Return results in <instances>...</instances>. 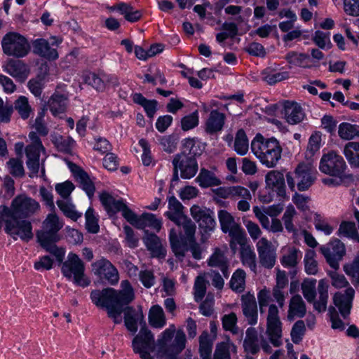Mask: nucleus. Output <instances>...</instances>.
<instances>
[{
    "label": "nucleus",
    "mask_w": 359,
    "mask_h": 359,
    "mask_svg": "<svg viewBox=\"0 0 359 359\" xmlns=\"http://www.w3.org/2000/svg\"><path fill=\"white\" fill-rule=\"evenodd\" d=\"M40 208L39 203L25 194L16 196L11 207L0 206V232H5L14 240L20 238L28 241L33 237L32 226L29 221L22 217L34 214Z\"/></svg>",
    "instance_id": "nucleus-1"
},
{
    "label": "nucleus",
    "mask_w": 359,
    "mask_h": 359,
    "mask_svg": "<svg viewBox=\"0 0 359 359\" xmlns=\"http://www.w3.org/2000/svg\"><path fill=\"white\" fill-rule=\"evenodd\" d=\"M134 297L133 288L127 280L121 282L120 290L107 287L102 290H93L90 293L92 302L97 307L106 310L108 317L115 324L122 322L123 306L130 303Z\"/></svg>",
    "instance_id": "nucleus-2"
},
{
    "label": "nucleus",
    "mask_w": 359,
    "mask_h": 359,
    "mask_svg": "<svg viewBox=\"0 0 359 359\" xmlns=\"http://www.w3.org/2000/svg\"><path fill=\"white\" fill-rule=\"evenodd\" d=\"M251 149L260 162L267 168L276 166L281 157L282 149L274 137L265 138L264 136H255L251 142Z\"/></svg>",
    "instance_id": "nucleus-3"
},
{
    "label": "nucleus",
    "mask_w": 359,
    "mask_h": 359,
    "mask_svg": "<svg viewBox=\"0 0 359 359\" xmlns=\"http://www.w3.org/2000/svg\"><path fill=\"white\" fill-rule=\"evenodd\" d=\"M316 283L315 278H304L301 284L302 292L305 299L309 303H312L316 311L323 312L327 309L329 281L320 279L317 287Z\"/></svg>",
    "instance_id": "nucleus-4"
},
{
    "label": "nucleus",
    "mask_w": 359,
    "mask_h": 359,
    "mask_svg": "<svg viewBox=\"0 0 359 359\" xmlns=\"http://www.w3.org/2000/svg\"><path fill=\"white\" fill-rule=\"evenodd\" d=\"M179 227L182 228L184 234H178L175 229H172L169 233V241L172 250L176 257L181 259L187 250L188 241H194L196 226L187 215L174 222Z\"/></svg>",
    "instance_id": "nucleus-5"
},
{
    "label": "nucleus",
    "mask_w": 359,
    "mask_h": 359,
    "mask_svg": "<svg viewBox=\"0 0 359 359\" xmlns=\"http://www.w3.org/2000/svg\"><path fill=\"white\" fill-rule=\"evenodd\" d=\"M186 336L182 330H176L170 325L158 336L156 346L158 353L165 355H176L185 348Z\"/></svg>",
    "instance_id": "nucleus-6"
},
{
    "label": "nucleus",
    "mask_w": 359,
    "mask_h": 359,
    "mask_svg": "<svg viewBox=\"0 0 359 359\" xmlns=\"http://www.w3.org/2000/svg\"><path fill=\"white\" fill-rule=\"evenodd\" d=\"M332 279V285L336 288L346 287L344 292H337L333 297V302L339 309L341 315L346 318L351 312L352 302L355 295V290L348 286V282L343 275L336 271L329 273Z\"/></svg>",
    "instance_id": "nucleus-7"
},
{
    "label": "nucleus",
    "mask_w": 359,
    "mask_h": 359,
    "mask_svg": "<svg viewBox=\"0 0 359 359\" xmlns=\"http://www.w3.org/2000/svg\"><path fill=\"white\" fill-rule=\"evenodd\" d=\"M62 273L69 280L83 287L89 285L90 281L85 275V266L81 259L75 253L69 252L63 262Z\"/></svg>",
    "instance_id": "nucleus-8"
},
{
    "label": "nucleus",
    "mask_w": 359,
    "mask_h": 359,
    "mask_svg": "<svg viewBox=\"0 0 359 359\" xmlns=\"http://www.w3.org/2000/svg\"><path fill=\"white\" fill-rule=\"evenodd\" d=\"M218 219L222 232L228 233L230 236V247L235 252L237 250V243H243L246 234L242 227L236 222L233 215L228 211L219 210Z\"/></svg>",
    "instance_id": "nucleus-9"
},
{
    "label": "nucleus",
    "mask_w": 359,
    "mask_h": 359,
    "mask_svg": "<svg viewBox=\"0 0 359 359\" xmlns=\"http://www.w3.org/2000/svg\"><path fill=\"white\" fill-rule=\"evenodd\" d=\"M1 46L6 55L18 58L26 56L30 50L27 39L15 32H8L3 37Z\"/></svg>",
    "instance_id": "nucleus-10"
},
{
    "label": "nucleus",
    "mask_w": 359,
    "mask_h": 359,
    "mask_svg": "<svg viewBox=\"0 0 359 359\" xmlns=\"http://www.w3.org/2000/svg\"><path fill=\"white\" fill-rule=\"evenodd\" d=\"M27 156L26 164L30 172L29 176L33 177L37 176L40 170V177H45V168L43 163L40 167V154L44 152L45 149L40 141L39 136H32V144L25 149Z\"/></svg>",
    "instance_id": "nucleus-11"
},
{
    "label": "nucleus",
    "mask_w": 359,
    "mask_h": 359,
    "mask_svg": "<svg viewBox=\"0 0 359 359\" xmlns=\"http://www.w3.org/2000/svg\"><path fill=\"white\" fill-rule=\"evenodd\" d=\"M190 213L198 224L201 240L205 242L208 240L210 233L212 232L216 226L214 212L208 208L194 205L190 208Z\"/></svg>",
    "instance_id": "nucleus-12"
},
{
    "label": "nucleus",
    "mask_w": 359,
    "mask_h": 359,
    "mask_svg": "<svg viewBox=\"0 0 359 359\" xmlns=\"http://www.w3.org/2000/svg\"><path fill=\"white\" fill-rule=\"evenodd\" d=\"M74 189V185L69 181L63 183L57 184L55 190L61 196V199L57 200V205L65 216L69 217L74 221H76L82 215L75 209L72 203L70 195Z\"/></svg>",
    "instance_id": "nucleus-13"
},
{
    "label": "nucleus",
    "mask_w": 359,
    "mask_h": 359,
    "mask_svg": "<svg viewBox=\"0 0 359 359\" xmlns=\"http://www.w3.org/2000/svg\"><path fill=\"white\" fill-rule=\"evenodd\" d=\"M139 333L134 337L132 346L134 352L142 359H153L151 355L154 350L155 341L152 332L146 327L145 322Z\"/></svg>",
    "instance_id": "nucleus-14"
},
{
    "label": "nucleus",
    "mask_w": 359,
    "mask_h": 359,
    "mask_svg": "<svg viewBox=\"0 0 359 359\" xmlns=\"http://www.w3.org/2000/svg\"><path fill=\"white\" fill-rule=\"evenodd\" d=\"M347 166L343 158L334 151L324 154L320 161L319 170L324 174L342 178Z\"/></svg>",
    "instance_id": "nucleus-15"
},
{
    "label": "nucleus",
    "mask_w": 359,
    "mask_h": 359,
    "mask_svg": "<svg viewBox=\"0 0 359 359\" xmlns=\"http://www.w3.org/2000/svg\"><path fill=\"white\" fill-rule=\"evenodd\" d=\"M243 346L247 354L255 355L261 349L266 353H270L272 351L269 341L253 327L247 329Z\"/></svg>",
    "instance_id": "nucleus-16"
},
{
    "label": "nucleus",
    "mask_w": 359,
    "mask_h": 359,
    "mask_svg": "<svg viewBox=\"0 0 359 359\" xmlns=\"http://www.w3.org/2000/svg\"><path fill=\"white\" fill-rule=\"evenodd\" d=\"M278 307L271 304L266 319V334L270 342L276 347L282 344V323L278 316Z\"/></svg>",
    "instance_id": "nucleus-17"
},
{
    "label": "nucleus",
    "mask_w": 359,
    "mask_h": 359,
    "mask_svg": "<svg viewBox=\"0 0 359 359\" xmlns=\"http://www.w3.org/2000/svg\"><path fill=\"white\" fill-rule=\"evenodd\" d=\"M63 223L55 213H50L43 222L42 229L37 232L39 242L58 241L57 232L62 228Z\"/></svg>",
    "instance_id": "nucleus-18"
},
{
    "label": "nucleus",
    "mask_w": 359,
    "mask_h": 359,
    "mask_svg": "<svg viewBox=\"0 0 359 359\" xmlns=\"http://www.w3.org/2000/svg\"><path fill=\"white\" fill-rule=\"evenodd\" d=\"M320 250L329 265L335 270L339 268V262L346 252L344 243L338 239L332 240L327 244L322 245Z\"/></svg>",
    "instance_id": "nucleus-19"
},
{
    "label": "nucleus",
    "mask_w": 359,
    "mask_h": 359,
    "mask_svg": "<svg viewBox=\"0 0 359 359\" xmlns=\"http://www.w3.org/2000/svg\"><path fill=\"white\" fill-rule=\"evenodd\" d=\"M95 275L102 280L115 285L119 280V275L116 268L107 259L102 258L92 264Z\"/></svg>",
    "instance_id": "nucleus-20"
},
{
    "label": "nucleus",
    "mask_w": 359,
    "mask_h": 359,
    "mask_svg": "<svg viewBox=\"0 0 359 359\" xmlns=\"http://www.w3.org/2000/svg\"><path fill=\"white\" fill-rule=\"evenodd\" d=\"M316 170L311 163H301L295 169L297 187L299 191L307 190L316 178Z\"/></svg>",
    "instance_id": "nucleus-21"
},
{
    "label": "nucleus",
    "mask_w": 359,
    "mask_h": 359,
    "mask_svg": "<svg viewBox=\"0 0 359 359\" xmlns=\"http://www.w3.org/2000/svg\"><path fill=\"white\" fill-rule=\"evenodd\" d=\"M261 264L267 269L273 267L276 259V249L266 238H261L256 244Z\"/></svg>",
    "instance_id": "nucleus-22"
},
{
    "label": "nucleus",
    "mask_w": 359,
    "mask_h": 359,
    "mask_svg": "<svg viewBox=\"0 0 359 359\" xmlns=\"http://www.w3.org/2000/svg\"><path fill=\"white\" fill-rule=\"evenodd\" d=\"M172 163L175 169L180 170L181 177L184 179H191L198 171V164L195 158L188 157L187 154L177 155Z\"/></svg>",
    "instance_id": "nucleus-23"
},
{
    "label": "nucleus",
    "mask_w": 359,
    "mask_h": 359,
    "mask_svg": "<svg viewBox=\"0 0 359 359\" xmlns=\"http://www.w3.org/2000/svg\"><path fill=\"white\" fill-rule=\"evenodd\" d=\"M266 187L276 192L280 196L285 195V178L283 172L271 170L265 176Z\"/></svg>",
    "instance_id": "nucleus-24"
},
{
    "label": "nucleus",
    "mask_w": 359,
    "mask_h": 359,
    "mask_svg": "<svg viewBox=\"0 0 359 359\" xmlns=\"http://www.w3.org/2000/svg\"><path fill=\"white\" fill-rule=\"evenodd\" d=\"M68 95L55 91L48 101V107L54 116L65 114L68 107Z\"/></svg>",
    "instance_id": "nucleus-25"
},
{
    "label": "nucleus",
    "mask_w": 359,
    "mask_h": 359,
    "mask_svg": "<svg viewBox=\"0 0 359 359\" xmlns=\"http://www.w3.org/2000/svg\"><path fill=\"white\" fill-rule=\"evenodd\" d=\"M69 168L72 172L74 177L80 184L82 189L90 198L93 196L95 187L86 172L74 163H69Z\"/></svg>",
    "instance_id": "nucleus-26"
},
{
    "label": "nucleus",
    "mask_w": 359,
    "mask_h": 359,
    "mask_svg": "<svg viewBox=\"0 0 359 359\" xmlns=\"http://www.w3.org/2000/svg\"><path fill=\"white\" fill-rule=\"evenodd\" d=\"M243 312L248 323L254 325L257 323V306L253 294H247L242 297Z\"/></svg>",
    "instance_id": "nucleus-27"
},
{
    "label": "nucleus",
    "mask_w": 359,
    "mask_h": 359,
    "mask_svg": "<svg viewBox=\"0 0 359 359\" xmlns=\"http://www.w3.org/2000/svg\"><path fill=\"white\" fill-rule=\"evenodd\" d=\"M226 121V115L217 109L212 110L205 121V130L208 133L222 132Z\"/></svg>",
    "instance_id": "nucleus-28"
},
{
    "label": "nucleus",
    "mask_w": 359,
    "mask_h": 359,
    "mask_svg": "<svg viewBox=\"0 0 359 359\" xmlns=\"http://www.w3.org/2000/svg\"><path fill=\"white\" fill-rule=\"evenodd\" d=\"M283 115L286 121L292 125L302 122L305 116L302 107L295 102H291L285 103Z\"/></svg>",
    "instance_id": "nucleus-29"
},
{
    "label": "nucleus",
    "mask_w": 359,
    "mask_h": 359,
    "mask_svg": "<svg viewBox=\"0 0 359 359\" xmlns=\"http://www.w3.org/2000/svg\"><path fill=\"white\" fill-rule=\"evenodd\" d=\"M241 248V259L244 266H248L253 272L256 271V255L253 248L248 243L247 236L242 243H237Z\"/></svg>",
    "instance_id": "nucleus-30"
},
{
    "label": "nucleus",
    "mask_w": 359,
    "mask_h": 359,
    "mask_svg": "<svg viewBox=\"0 0 359 359\" xmlns=\"http://www.w3.org/2000/svg\"><path fill=\"white\" fill-rule=\"evenodd\" d=\"M33 52L48 60H55L58 54L55 48H52L50 43L44 39H38L32 43Z\"/></svg>",
    "instance_id": "nucleus-31"
},
{
    "label": "nucleus",
    "mask_w": 359,
    "mask_h": 359,
    "mask_svg": "<svg viewBox=\"0 0 359 359\" xmlns=\"http://www.w3.org/2000/svg\"><path fill=\"white\" fill-rule=\"evenodd\" d=\"M144 243L147 250L150 251L153 257L164 258L166 250L163 248L160 238L154 233L147 234L144 238Z\"/></svg>",
    "instance_id": "nucleus-32"
},
{
    "label": "nucleus",
    "mask_w": 359,
    "mask_h": 359,
    "mask_svg": "<svg viewBox=\"0 0 359 359\" xmlns=\"http://www.w3.org/2000/svg\"><path fill=\"white\" fill-rule=\"evenodd\" d=\"M277 65L270 66L264 69L262 73V79L269 85H274L289 78L287 72H279Z\"/></svg>",
    "instance_id": "nucleus-33"
},
{
    "label": "nucleus",
    "mask_w": 359,
    "mask_h": 359,
    "mask_svg": "<svg viewBox=\"0 0 359 359\" xmlns=\"http://www.w3.org/2000/svg\"><path fill=\"white\" fill-rule=\"evenodd\" d=\"M100 199L102 205L110 217L114 216L118 212H121L126 204L123 200H116L107 193L101 194Z\"/></svg>",
    "instance_id": "nucleus-34"
},
{
    "label": "nucleus",
    "mask_w": 359,
    "mask_h": 359,
    "mask_svg": "<svg viewBox=\"0 0 359 359\" xmlns=\"http://www.w3.org/2000/svg\"><path fill=\"white\" fill-rule=\"evenodd\" d=\"M237 347L229 337L216 344L213 359H231V354H236Z\"/></svg>",
    "instance_id": "nucleus-35"
},
{
    "label": "nucleus",
    "mask_w": 359,
    "mask_h": 359,
    "mask_svg": "<svg viewBox=\"0 0 359 359\" xmlns=\"http://www.w3.org/2000/svg\"><path fill=\"white\" fill-rule=\"evenodd\" d=\"M354 215L358 223V229L356 228L354 222H343L339 226L338 235L340 237L348 238L359 243V211L355 210Z\"/></svg>",
    "instance_id": "nucleus-36"
},
{
    "label": "nucleus",
    "mask_w": 359,
    "mask_h": 359,
    "mask_svg": "<svg viewBox=\"0 0 359 359\" xmlns=\"http://www.w3.org/2000/svg\"><path fill=\"white\" fill-rule=\"evenodd\" d=\"M283 252L280 263L285 268H294L302 257V252L294 247H285Z\"/></svg>",
    "instance_id": "nucleus-37"
},
{
    "label": "nucleus",
    "mask_w": 359,
    "mask_h": 359,
    "mask_svg": "<svg viewBox=\"0 0 359 359\" xmlns=\"http://www.w3.org/2000/svg\"><path fill=\"white\" fill-rule=\"evenodd\" d=\"M6 72L20 81H25L29 74L27 65L20 60L9 61L6 65Z\"/></svg>",
    "instance_id": "nucleus-38"
},
{
    "label": "nucleus",
    "mask_w": 359,
    "mask_h": 359,
    "mask_svg": "<svg viewBox=\"0 0 359 359\" xmlns=\"http://www.w3.org/2000/svg\"><path fill=\"white\" fill-rule=\"evenodd\" d=\"M124 323L127 330L132 334L137 331V324L143 322V315L141 311H136L132 307H128L125 311Z\"/></svg>",
    "instance_id": "nucleus-39"
},
{
    "label": "nucleus",
    "mask_w": 359,
    "mask_h": 359,
    "mask_svg": "<svg viewBox=\"0 0 359 359\" xmlns=\"http://www.w3.org/2000/svg\"><path fill=\"white\" fill-rule=\"evenodd\" d=\"M306 313V305L302 297L299 294L292 296L289 304L287 318L290 320L295 318H302Z\"/></svg>",
    "instance_id": "nucleus-40"
},
{
    "label": "nucleus",
    "mask_w": 359,
    "mask_h": 359,
    "mask_svg": "<svg viewBox=\"0 0 359 359\" xmlns=\"http://www.w3.org/2000/svg\"><path fill=\"white\" fill-rule=\"evenodd\" d=\"M168 208L165 215L173 222L185 216L183 205L174 196L168 197Z\"/></svg>",
    "instance_id": "nucleus-41"
},
{
    "label": "nucleus",
    "mask_w": 359,
    "mask_h": 359,
    "mask_svg": "<svg viewBox=\"0 0 359 359\" xmlns=\"http://www.w3.org/2000/svg\"><path fill=\"white\" fill-rule=\"evenodd\" d=\"M132 99L135 104L144 108L148 117H154L157 111L158 106V102L156 100H147L140 93L133 94Z\"/></svg>",
    "instance_id": "nucleus-42"
},
{
    "label": "nucleus",
    "mask_w": 359,
    "mask_h": 359,
    "mask_svg": "<svg viewBox=\"0 0 359 359\" xmlns=\"http://www.w3.org/2000/svg\"><path fill=\"white\" fill-rule=\"evenodd\" d=\"M196 181L202 188L218 186L221 184L220 179L215 172L202 168L196 177Z\"/></svg>",
    "instance_id": "nucleus-43"
},
{
    "label": "nucleus",
    "mask_w": 359,
    "mask_h": 359,
    "mask_svg": "<svg viewBox=\"0 0 359 359\" xmlns=\"http://www.w3.org/2000/svg\"><path fill=\"white\" fill-rule=\"evenodd\" d=\"M149 325L156 329L163 328L166 324V318L162 307L159 305H154L149 312Z\"/></svg>",
    "instance_id": "nucleus-44"
},
{
    "label": "nucleus",
    "mask_w": 359,
    "mask_h": 359,
    "mask_svg": "<svg viewBox=\"0 0 359 359\" xmlns=\"http://www.w3.org/2000/svg\"><path fill=\"white\" fill-rule=\"evenodd\" d=\"M208 263L210 266L219 267L225 277L229 276L225 250L215 248L214 252L210 257Z\"/></svg>",
    "instance_id": "nucleus-45"
},
{
    "label": "nucleus",
    "mask_w": 359,
    "mask_h": 359,
    "mask_svg": "<svg viewBox=\"0 0 359 359\" xmlns=\"http://www.w3.org/2000/svg\"><path fill=\"white\" fill-rule=\"evenodd\" d=\"M214 338L208 332H203L199 337V352L201 359H211Z\"/></svg>",
    "instance_id": "nucleus-46"
},
{
    "label": "nucleus",
    "mask_w": 359,
    "mask_h": 359,
    "mask_svg": "<svg viewBox=\"0 0 359 359\" xmlns=\"http://www.w3.org/2000/svg\"><path fill=\"white\" fill-rule=\"evenodd\" d=\"M205 149V144L196 141L194 138L188 137L184 139L183 142V152L186 154L188 151L189 157L194 158L196 156H200Z\"/></svg>",
    "instance_id": "nucleus-47"
},
{
    "label": "nucleus",
    "mask_w": 359,
    "mask_h": 359,
    "mask_svg": "<svg viewBox=\"0 0 359 359\" xmlns=\"http://www.w3.org/2000/svg\"><path fill=\"white\" fill-rule=\"evenodd\" d=\"M313 224L318 231L323 233L325 236L331 235L335 228L334 223L330 219L315 213Z\"/></svg>",
    "instance_id": "nucleus-48"
},
{
    "label": "nucleus",
    "mask_w": 359,
    "mask_h": 359,
    "mask_svg": "<svg viewBox=\"0 0 359 359\" xmlns=\"http://www.w3.org/2000/svg\"><path fill=\"white\" fill-rule=\"evenodd\" d=\"M344 154L352 167H359V142H351L346 144Z\"/></svg>",
    "instance_id": "nucleus-49"
},
{
    "label": "nucleus",
    "mask_w": 359,
    "mask_h": 359,
    "mask_svg": "<svg viewBox=\"0 0 359 359\" xmlns=\"http://www.w3.org/2000/svg\"><path fill=\"white\" fill-rule=\"evenodd\" d=\"M13 108L24 120L27 119L32 113V109L29 103L28 98L23 95L20 96L14 102Z\"/></svg>",
    "instance_id": "nucleus-50"
},
{
    "label": "nucleus",
    "mask_w": 359,
    "mask_h": 359,
    "mask_svg": "<svg viewBox=\"0 0 359 359\" xmlns=\"http://www.w3.org/2000/svg\"><path fill=\"white\" fill-rule=\"evenodd\" d=\"M53 140L56 148L64 153L71 154L76 145V142L71 136H54Z\"/></svg>",
    "instance_id": "nucleus-51"
},
{
    "label": "nucleus",
    "mask_w": 359,
    "mask_h": 359,
    "mask_svg": "<svg viewBox=\"0 0 359 359\" xmlns=\"http://www.w3.org/2000/svg\"><path fill=\"white\" fill-rule=\"evenodd\" d=\"M118 12L123 15L124 18L129 22L138 21L142 17V12L135 9L131 5L126 3H119Z\"/></svg>",
    "instance_id": "nucleus-52"
},
{
    "label": "nucleus",
    "mask_w": 359,
    "mask_h": 359,
    "mask_svg": "<svg viewBox=\"0 0 359 359\" xmlns=\"http://www.w3.org/2000/svg\"><path fill=\"white\" fill-rule=\"evenodd\" d=\"M57 241H46L39 242L40 245L48 252L55 257L56 261L61 264L65 255V248L57 247L55 243Z\"/></svg>",
    "instance_id": "nucleus-53"
},
{
    "label": "nucleus",
    "mask_w": 359,
    "mask_h": 359,
    "mask_svg": "<svg viewBox=\"0 0 359 359\" xmlns=\"http://www.w3.org/2000/svg\"><path fill=\"white\" fill-rule=\"evenodd\" d=\"M287 62L293 66L308 68L310 66L307 64L309 56L305 53H299L294 51H290L285 57Z\"/></svg>",
    "instance_id": "nucleus-54"
},
{
    "label": "nucleus",
    "mask_w": 359,
    "mask_h": 359,
    "mask_svg": "<svg viewBox=\"0 0 359 359\" xmlns=\"http://www.w3.org/2000/svg\"><path fill=\"white\" fill-rule=\"evenodd\" d=\"M245 272L243 269H237L231 278V288L236 292H243L245 285Z\"/></svg>",
    "instance_id": "nucleus-55"
},
{
    "label": "nucleus",
    "mask_w": 359,
    "mask_h": 359,
    "mask_svg": "<svg viewBox=\"0 0 359 359\" xmlns=\"http://www.w3.org/2000/svg\"><path fill=\"white\" fill-rule=\"evenodd\" d=\"M111 81L106 75L102 77L95 73H90L86 76V82L97 90L102 91L105 89L107 83Z\"/></svg>",
    "instance_id": "nucleus-56"
},
{
    "label": "nucleus",
    "mask_w": 359,
    "mask_h": 359,
    "mask_svg": "<svg viewBox=\"0 0 359 359\" xmlns=\"http://www.w3.org/2000/svg\"><path fill=\"white\" fill-rule=\"evenodd\" d=\"M86 228L89 233H96L99 231L98 218L93 208L89 207L85 214Z\"/></svg>",
    "instance_id": "nucleus-57"
},
{
    "label": "nucleus",
    "mask_w": 359,
    "mask_h": 359,
    "mask_svg": "<svg viewBox=\"0 0 359 359\" xmlns=\"http://www.w3.org/2000/svg\"><path fill=\"white\" fill-rule=\"evenodd\" d=\"M312 39L316 45L321 49H329L331 47L329 32L316 31Z\"/></svg>",
    "instance_id": "nucleus-58"
},
{
    "label": "nucleus",
    "mask_w": 359,
    "mask_h": 359,
    "mask_svg": "<svg viewBox=\"0 0 359 359\" xmlns=\"http://www.w3.org/2000/svg\"><path fill=\"white\" fill-rule=\"evenodd\" d=\"M141 222L143 228L146 226L151 227L154 229L159 231L162 226L161 220L156 218V217L151 213H144L140 216Z\"/></svg>",
    "instance_id": "nucleus-59"
},
{
    "label": "nucleus",
    "mask_w": 359,
    "mask_h": 359,
    "mask_svg": "<svg viewBox=\"0 0 359 359\" xmlns=\"http://www.w3.org/2000/svg\"><path fill=\"white\" fill-rule=\"evenodd\" d=\"M306 332L305 324L303 320L297 321L292 326L290 336L294 344H299L303 339Z\"/></svg>",
    "instance_id": "nucleus-60"
},
{
    "label": "nucleus",
    "mask_w": 359,
    "mask_h": 359,
    "mask_svg": "<svg viewBox=\"0 0 359 359\" xmlns=\"http://www.w3.org/2000/svg\"><path fill=\"white\" fill-rule=\"evenodd\" d=\"M296 213L297 212L295 208L292 204H290L287 206L283 216V221L284 222L285 227L288 232H294L295 231V228L292 222V219Z\"/></svg>",
    "instance_id": "nucleus-61"
},
{
    "label": "nucleus",
    "mask_w": 359,
    "mask_h": 359,
    "mask_svg": "<svg viewBox=\"0 0 359 359\" xmlns=\"http://www.w3.org/2000/svg\"><path fill=\"white\" fill-rule=\"evenodd\" d=\"M198 113L195 111L189 115L185 116L181 120V127L183 131L186 132L198 125Z\"/></svg>",
    "instance_id": "nucleus-62"
},
{
    "label": "nucleus",
    "mask_w": 359,
    "mask_h": 359,
    "mask_svg": "<svg viewBox=\"0 0 359 359\" xmlns=\"http://www.w3.org/2000/svg\"><path fill=\"white\" fill-rule=\"evenodd\" d=\"M194 299L196 302L201 301L206 292V284L203 276H198L196 278L194 283Z\"/></svg>",
    "instance_id": "nucleus-63"
},
{
    "label": "nucleus",
    "mask_w": 359,
    "mask_h": 359,
    "mask_svg": "<svg viewBox=\"0 0 359 359\" xmlns=\"http://www.w3.org/2000/svg\"><path fill=\"white\" fill-rule=\"evenodd\" d=\"M222 326L225 330L230 331L233 334L238 333V328L236 325L237 317L233 313L224 315L222 318Z\"/></svg>",
    "instance_id": "nucleus-64"
}]
</instances>
